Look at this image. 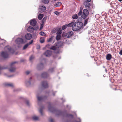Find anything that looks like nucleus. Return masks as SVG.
<instances>
[{
	"label": "nucleus",
	"instance_id": "11",
	"mask_svg": "<svg viewBox=\"0 0 122 122\" xmlns=\"http://www.w3.org/2000/svg\"><path fill=\"white\" fill-rule=\"evenodd\" d=\"M59 44V43L56 44V45L53 46L50 48V49L54 50H56L57 49L58 47H59V46H58Z\"/></svg>",
	"mask_w": 122,
	"mask_h": 122
},
{
	"label": "nucleus",
	"instance_id": "10",
	"mask_svg": "<svg viewBox=\"0 0 122 122\" xmlns=\"http://www.w3.org/2000/svg\"><path fill=\"white\" fill-rule=\"evenodd\" d=\"M2 56L4 58H6L8 57V54L6 51H3L1 53Z\"/></svg>",
	"mask_w": 122,
	"mask_h": 122
},
{
	"label": "nucleus",
	"instance_id": "14",
	"mask_svg": "<svg viewBox=\"0 0 122 122\" xmlns=\"http://www.w3.org/2000/svg\"><path fill=\"white\" fill-rule=\"evenodd\" d=\"M72 31H70L67 33L65 35V36L66 38H69L72 36L73 34Z\"/></svg>",
	"mask_w": 122,
	"mask_h": 122
},
{
	"label": "nucleus",
	"instance_id": "60",
	"mask_svg": "<svg viewBox=\"0 0 122 122\" xmlns=\"http://www.w3.org/2000/svg\"><path fill=\"white\" fill-rule=\"evenodd\" d=\"M81 19H81H82L81 18V19Z\"/></svg>",
	"mask_w": 122,
	"mask_h": 122
},
{
	"label": "nucleus",
	"instance_id": "51",
	"mask_svg": "<svg viewBox=\"0 0 122 122\" xmlns=\"http://www.w3.org/2000/svg\"><path fill=\"white\" fill-rule=\"evenodd\" d=\"M87 23V21L86 20H85V24H86Z\"/></svg>",
	"mask_w": 122,
	"mask_h": 122
},
{
	"label": "nucleus",
	"instance_id": "29",
	"mask_svg": "<svg viewBox=\"0 0 122 122\" xmlns=\"http://www.w3.org/2000/svg\"><path fill=\"white\" fill-rule=\"evenodd\" d=\"M32 118L34 120H38L39 119L38 117L36 116H33L32 117Z\"/></svg>",
	"mask_w": 122,
	"mask_h": 122
},
{
	"label": "nucleus",
	"instance_id": "33",
	"mask_svg": "<svg viewBox=\"0 0 122 122\" xmlns=\"http://www.w3.org/2000/svg\"><path fill=\"white\" fill-rule=\"evenodd\" d=\"M61 36L60 35H58V34H57L56 36V39L57 40H59L61 38Z\"/></svg>",
	"mask_w": 122,
	"mask_h": 122
},
{
	"label": "nucleus",
	"instance_id": "49",
	"mask_svg": "<svg viewBox=\"0 0 122 122\" xmlns=\"http://www.w3.org/2000/svg\"><path fill=\"white\" fill-rule=\"evenodd\" d=\"M14 76V75H11L9 76H8L9 77H13Z\"/></svg>",
	"mask_w": 122,
	"mask_h": 122
},
{
	"label": "nucleus",
	"instance_id": "47",
	"mask_svg": "<svg viewBox=\"0 0 122 122\" xmlns=\"http://www.w3.org/2000/svg\"><path fill=\"white\" fill-rule=\"evenodd\" d=\"M25 73H26V74L27 75H28L30 73V71H27Z\"/></svg>",
	"mask_w": 122,
	"mask_h": 122
},
{
	"label": "nucleus",
	"instance_id": "16",
	"mask_svg": "<svg viewBox=\"0 0 122 122\" xmlns=\"http://www.w3.org/2000/svg\"><path fill=\"white\" fill-rule=\"evenodd\" d=\"M84 4L85 6V8L86 9H89L90 6V3L87 1H85L84 3Z\"/></svg>",
	"mask_w": 122,
	"mask_h": 122
},
{
	"label": "nucleus",
	"instance_id": "55",
	"mask_svg": "<svg viewBox=\"0 0 122 122\" xmlns=\"http://www.w3.org/2000/svg\"><path fill=\"white\" fill-rule=\"evenodd\" d=\"M118 0L120 2H121L122 0Z\"/></svg>",
	"mask_w": 122,
	"mask_h": 122
},
{
	"label": "nucleus",
	"instance_id": "3",
	"mask_svg": "<svg viewBox=\"0 0 122 122\" xmlns=\"http://www.w3.org/2000/svg\"><path fill=\"white\" fill-rule=\"evenodd\" d=\"M49 110L51 112L53 113L59 112V113L58 115H60L62 114V112L58 110L54 107H51L50 105L48 107Z\"/></svg>",
	"mask_w": 122,
	"mask_h": 122
},
{
	"label": "nucleus",
	"instance_id": "38",
	"mask_svg": "<svg viewBox=\"0 0 122 122\" xmlns=\"http://www.w3.org/2000/svg\"><path fill=\"white\" fill-rule=\"evenodd\" d=\"M6 86L13 87V85L12 84H7L5 85Z\"/></svg>",
	"mask_w": 122,
	"mask_h": 122
},
{
	"label": "nucleus",
	"instance_id": "23",
	"mask_svg": "<svg viewBox=\"0 0 122 122\" xmlns=\"http://www.w3.org/2000/svg\"><path fill=\"white\" fill-rule=\"evenodd\" d=\"M43 16V15L42 14H40L38 16V18L39 20H41Z\"/></svg>",
	"mask_w": 122,
	"mask_h": 122
},
{
	"label": "nucleus",
	"instance_id": "50",
	"mask_svg": "<svg viewBox=\"0 0 122 122\" xmlns=\"http://www.w3.org/2000/svg\"><path fill=\"white\" fill-rule=\"evenodd\" d=\"M43 26V25L42 24H41V26L40 29H42Z\"/></svg>",
	"mask_w": 122,
	"mask_h": 122
},
{
	"label": "nucleus",
	"instance_id": "30",
	"mask_svg": "<svg viewBox=\"0 0 122 122\" xmlns=\"http://www.w3.org/2000/svg\"><path fill=\"white\" fill-rule=\"evenodd\" d=\"M72 18L74 19H76L78 18V16L77 14H75L72 16Z\"/></svg>",
	"mask_w": 122,
	"mask_h": 122
},
{
	"label": "nucleus",
	"instance_id": "53",
	"mask_svg": "<svg viewBox=\"0 0 122 122\" xmlns=\"http://www.w3.org/2000/svg\"><path fill=\"white\" fill-rule=\"evenodd\" d=\"M86 0L87 2H89L91 1V0Z\"/></svg>",
	"mask_w": 122,
	"mask_h": 122
},
{
	"label": "nucleus",
	"instance_id": "39",
	"mask_svg": "<svg viewBox=\"0 0 122 122\" xmlns=\"http://www.w3.org/2000/svg\"><path fill=\"white\" fill-rule=\"evenodd\" d=\"M61 30L60 29L58 31L57 33V34L60 35L61 33Z\"/></svg>",
	"mask_w": 122,
	"mask_h": 122
},
{
	"label": "nucleus",
	"instance_id": "37",
	"mask_svg": "<svg viewBox=\"0 0 122 122\" xmlns=\"http://www.w3.org/2000/svg\"><path fill=\"white\" fill-rule=\"evenodd\" d=\"M28 44H26L23 47V49L24 50L27 48V47L28 46Z\"/></svg>",
	"mask_w": 122,
	"mask_h": 122
},
{
	"label": "nucleus",
	"instance_id": "26",
	"mask_svg": "<svg viewBox=\"0 0 122 122\" xmlns=\"http://www.w3.org/2000/svg\"><path fill=\"white\" fill-rule=\"evenodd\" d=\"M54 68H51L49 69L48 72L49 73H51L54 71Z\"/></svg>",
	"mask_w": 122,
	"mask_h": 122
},
{
	"label": "nucleus",
	"instance_id": "12",
	"mask_svg": "<svg viewBox=\"0 0 122 122\" xmlns=\"http://www.w3.org/2000/svg\"><path fill=\"white\" fill-rule=\"evenodd\" d=\"M49 76V74L47 73L44 72L42 73L41 75V77L43 78H46Z\"/></svg>",
	"mask_w": 122,
	"mask_h": 122
},
{
	"label": "nucleus",
	"instance_id": "28",
	"mask_svg": "<svg viewBox=\"0 0 122 122\" xmlns=\"http://www.w3.org/2000/svg\"><path fill=\"white\" fill-rule=\"evenodd\" d=\"M42 2L43 3L46 4H47L49 3V0H42Z\"/></svg>",
	"mask_w": 122,
	"mask_h": 122
},
{
	"label": "nucleus",
	"instance_id": "61",
	"mask_svg": "<svg viewBox=\"0 0 122 122\" xmlns=\"http://www.w3.org/2000/svg\"><path fill=\"white\" fill-rule=\"evenodd\" d=\"M68 105H67V107Z\"/></svg>",
	"mask_w": 122,
	"mask_h": 122
},
{
	"label": "nucleus",
	"instance_id": "17",
	"mask_svg": "<svg viewBox=\"0 0 122 122\" xmlns=\"http://www.w3.org/2000/svg\"><path fill=\"white\" fill-rule=\"evenodd\" d=\"M44 67V65L42 63H41L38 64L37 66V68L39 70H41L43 69Z\"/></svg>",
	"mask_w": 122,
	"mask_h": 122
},
{
	"label": "nucleus",
	"instance_id": "21",
	"mask_svg": "<svg viewBox=\"0 0 122 122\" xmlns=\"http://www.w3.org/2000/svg\"><path fill=\"white\" fill-rule=\"evenodd\" d=\"M5 50H7L9 52H10L12 50V49L11 47L9 46H6L5 48Z\"/></svg>",
	"mask_w": 122,
	"mask_h": 122
},
{
	"label": "nucleus",
	"instance_id": "43",
	"mask_svg": "<svg viewBox=\"0 0 122 122\" xmlns=\"http://www.w3.org/2000/svg\"><path fill=\"white\" fill-rule=\"evenodd\" d=\"M54 13L56 15H58L60 13L59 12L56 11L54 12Z\"/></svg>",
	"mask_w": 122,
	"mask_h": 122
},
{
	"label": "nucleus",
	"instance_id": "25",
	"mask_svg": "<svg viewBox=\"0 0 122 122\" xmlns=\"http://www.w3.org/2000/svg\"><path fill=\"white\" fill-rule=\"evenodd\" d=\"M74 22H72L68 24L67 25V26L69 27H72H72L73 26V24H74Z\"/></svg>",
	"mask_w": 122,
	"mask_h": 122
},
{
	"label": "nucleus",
	"instance_id": "56",
	"mask_svg": "<svg viewBox=\"0 0 122 122\" xmlns=\"http://www.w3.org/2000/svg\"><path fill=\"white\" fill-rule=\"evenodd\" d=\"M105 71H107V69H105Z\"/></svg>",
	"mask_w": 122,
	"mask_h": 122
},
{
	"label": "nucleus",
	"instance_id": "48",
	"mask_svg": "<svg viewBox=\"0 0 122 122\" xmlns=\"http://www.w3.org/2000/svg\"><path fill=\"white\" fill-rule=\"evenodd\" d=\"M120 54L122 55V50H121L119 52Z\"/></svg>",
	"mask_w": 122,
	"mask_h": 122
},
{
	"label": "nucleus",
	"instance_id": "58",
	"mask_svg": "<svg viewBox=\"0 0 122 122\" xmlns=\"http://www.w3.org/2000/svg\"><path fill=\"white\" fill-rule=\"evenodd\" d=\"M21 62L23 61L22 60H21Z\"/></svg>",
	"mask_w": 122,
	"mask_h": 122
},
{
	"label": "nucleus",
	"instance_id": "42",
	"mask_svg": "<svg viewBox=\"0 0 122 122\" xmlns=\"http://www.w3.org/2000/svg\"><path fill=\"white\" fill-rule=\"evenodd\" d=\"M33 42V40H31L28 43H27L28 44V45H30L32 44Z\"/></svg>",
	"mask_w": 122,
	"mask_h": 122
},
{
	"label": "nucleus",
	"instance_id": "9",
	"mask_svg": "<svg viewBox=\"0 0 122 122\" xmlns=\"http://www.w3.org/2000/svg\"><path fill=\"white\" fill-rule=\"evenodd\" d=\"M37 97L38 101L40 102L45 100L46 99L47 97L45 96L42 97H39L38 95L37 96ZM39 102H38V103H39Z\"/></svg>",
	"mask_w": 122,
	"mask_h": 122
},
{
	"label": "nucleus",
	"instance_id": "36",
	"mask_svg": "<svg viewBox=\"0 0 122 122\" xmlns=\"http://www.w3.org/2000/svg\"><path fill=\"white\" fill-rule=\"evenodd\" d=\"M47 17H45L42 20V23H44V22L47 19Z\"/></svg>",
	"mask_w": 122,
	"mask_h": 122
},
{
	"label": "nucleus",
	"instance_id": "15",
	"mask_svg": "<svg viewBox=\"0 0 122 122\" xmlns=\"http://www.w3.org/2000/svg\"><path fill=\"white\" fill-rule=\"evenodd\" d=\"M37 23L36 21L35 20H30V24L33 26H35Z\"/></svg>",
	"mask_w": 122,
	"mask_h": 122
},
{
	"label": "nucleus",
	"instance_id": "6",
	"mask_svg": "<svg viewBox=\"0 0 122 122\" xmlns=\"http://www.w3.org/2000/svg\"><path fill=\"white\" fill-rule=\"evenodd\" d=\"M32 79V78L30 77L28 80H27L25 81V84L27 86H29L31 85Z\"/></svg>",
	"mask_w": 122,
	"mask_h": 122
},
{
	"label": "nucleus",
	"instance_id": "20",
	"mask_svg": "<svg viewBox=\"0 0 122 122\" xmlns=\"http://www.w3.org/2000/svg\"><path fill=\"white\" fill-rule=\"evenodd\" d=\"M112 58V55L110 54H107L106 56V59L108 60H110Z\"/></svg>",
	"mask_w": 122,
	"mask_h": 122
},
{
	"label": "nucleus",
	"instance_id": "2",
	"mask_svg": "<svg viewBox=\"0 0 122 122\" xmlns=\"http://www.w3.org/2000/svg\"><path fill=\"white\" fill-rule=\"evenodd\" d=\"M83 25V23L81 22H77L74 23L72 27V30L76 31L80 30Z\"/></svg>",
	"mask_w": 122,
	"mask_h": 122
},
{
	"label": "nucleus",
	"instance_id": "40",
	"mask_svg": "<svg viewBox=\"0 0 122 122\" xmlns=\"http://www.w3.org/2000/svg\"><path fill=\"white\" fill-rule=\"evenodd\" d=\"M25 103L27 105L29 106L30 105V103L29 101L28 100H26L25 101Z\"/></svg>",
	"mask_w": 122,
	"mask_h": 122
},
{
	"label": "nucleus",
	"instance_id": "8",
	"mask_svg": "<svg viewBox=\"0 0 122 122\" xmlns=\"http://www.w3.org/2000/svg\"><path fill=\"white\" fill-rule=\"evenodd\" d=\"M42 87L44 88H46L48 87V84L47 82L46 81H43L41 82Z\"/></svg>",
	"mask_w": 122,
	"mask_h": 122
},
{
	"label": "nucleus",
	"instance_id": "7",
	"mask_svg": "<svg viewBox=\"0 0 122 122\" xmlns=\"http://www.w3.org/2000/svg\"><path fill=\"white\" fill-rule=\"evenodd\" d=\"M52 53V51L50 50H47L45 51L44 55L46 57H49L51 56Z\"/></svg>",
	"mask_w": 122,
	"mask_h": 122
},
{
	"label": "nucleus",
	"instance_id": "31",
	"mask_svg": "<svg viewBox=\"0 0 122 122\" xmlns=\"http://www.w3.org/2000/svg\"><path fill=\"white\" fill-rule=\"evenodd\" d=\"M39 34L40 35L43 36H45L46 35V34L43 31H41L40 32Z\"/></svg>",
	"mask_w": 122,
	"mask_h": 122
},
{
	"label": "nucleus",
	"instance_id": "32",
	"mask_svg": "<svg viewBox=\"0 0 122 122\" xmlns=\"http://www.w3.org/2000/svg\"><path fill=\"white\" fill-rule=\"evenodd\" d=\"M45 39L43 38H41L40 39V41L41 43H43L44 42Z\"/></svg>",
	"mask_w": 122,
	"mask_h": 122
},
{
	"label": "nucleus",
	"instance_id": "19",
	"mask_svg": "<svg viewBox=\"0 0 122 122\" xmlns=\"http://www.w3.org/2000/svg\"><path fill=\"white\" fill-rule=\"evenodd\" d=\"M35 30L34 28L31 26H29L27 28V30L30 32H32Z\"/></svg>",
	"mask_w": 122,
	"mask_h": 122
},
{
	"label": "nucleus",
	"instance_id": "27",
	"mask_svg": "<svg viewBox=\"0 0 122 122\" xmlns=\"http://www.w3.org/2000/svg\"><path fill=\"white\" fill-rule=\"evenodd\" d=\"M61 5V2H57L54 5L56 7L60 6Z\"/></svg>",
	"mask_w": 122,
	"mask_h": 122
},
{
	"label": "nucleus",
	"instance_id": "41",
	"mask_svg": "<svg viewBox=\"0 0 122 122\" xmlns=\"http://www.w3.org/2000/svg\"><path fill=\"white\" fill-rule=\"evenodd\" d=\"M5 68H4L3 66H0V74L1 73V70Z\"/></svg>",
	"mask_w": 122,
	"mask_h": 122
},
{
	"label": "nucleus",
	"instance_id": "4",
	"mask_svg": "<svg viewBox=\"0 0 122 122\" xmlns=\"http://www.w3.org/2000/svg\"><path fill=\"white\" fill-rule=\"evenodd\" d=\"M16 63V62H13L11 63L9 68V71L11 72H14L15 71L16 68L14 66V64Z\"/></svg>",
	"mask_w": 122,
	"mask_h": 122
},
{
	"label": "nucleus",
	"instance_id": "52",
	"mask_svg": "<svg viewBox=\"0 0 122 122\" xmlns=\"http://www.w3.org/2000/svg\"><path fill=\"white\" fill-rule=\"evenodd\" d=\"M56 92H53V95L54 96L55 95V94L56 93Z\"/></svg>",
	"mask_w": 122,
	"mask_h": 122
},
{
	"label": "nucleus",
	"instance_id": "5",
	"mask_svg": "<svg viewBox=\"0 0 122 122\" xmlns=\"http://www.w3.org/2000/svg\"><path fill=\"white\" fill-rule=\"evenodd\" d=\"M16 43L18 44H20L23 43H24L23 39L21 38H18L16 39L15 41Z\"/></svg>",
	"mask_w": 122,
	"mask_h": 122
},
{
	"label": "nucleus",
	"instance_id": "34",
	"mask_svg": "<svg viewBox=\"0 0 122 122\" xmlns=\"http://www.w3.org/2000/svg\"><path fill=\"white\" fill-rule=\"evenodd\" d=\"M54 37V36H51L50 38H49L48 40H47V41L48 42H49L51 41L52 40L53 38Z\"/></svg>",
	"mask_w": 122,
	"mask_h": 122
},
{
	"label": "nucleus",
	"instance_id": "54",
	"mask_svg": "<svg viewBox=\"0 0 122 122\" xmlns=\"http://www.w3.org/2000/svg\"><path fill=\"white\" fill-rule=\"evenodd\" d=\"M62 100H63V102H65V101L64 100H63V98H62Z\"/></svg>",
	"mask_w": 122,
	"mask_h": 122
},
{
	"label": "nucleus",
	"instance_id": "59",
	"mask_svg": "<svg viewBox=\"0 0 122 122\" xmlns=\"http://www.w3.org/2000/svg\"><path fill=\"white\" fill-rule=\"evenodd\" d=\"M39 48H40V46H39Z\"/></svg>",
	"mask_w": 122,
	"mask_h": 122
},
{
	"label": "nucleus",
	"instance_id": "13",
	"mask_svg": "<svg viewBox=\"0 0 122 122\" xmlns=\"http://www.w3.org/2000/svg\"><path fill=\"white\" fill-rule=\"evenodd\" d=\"M32 37V35L30 33H27L25 36V39L27 40H30Z\"/></svg>",
	"mask_w": 122,
	"mask_h": 122
},
{
	"label": "nucleus",
	"instance_id": "18",
	"mask_svg": "<svg viewBox=\"0 0 122 122\" xmlns=\"http://www.w3.org/2000/svg\"><path fill=\"white\" fill-rule=\"evenodd\" d=\"M46 10V7L44 5L40 7V11L41 13L44 12Z\"/></svg>",
	"mask_w": 122,
	"mask_h": 122
},
{
	"label": "nucleus",
	"instance_id": "44",
	"mask_svg": "<svg viewBox=\"0 0 122 122\" xmlns=\"http://www.w3.org/2000/svg\"><path fill=\"white\" fill-rule=\"evenodd\" d=\"M49 122H54L53 119L51 118H49Z\"/></svg>",
	"mask_w": 122,
	"mask_h": 122
},
{
	"label": "nucleus",
	"instance_id": "45",
	"mask_svg": "<svg viewBox=\"0 0 122 122\" xmlns=\"http://www.w3.org/2000/svg\"><path fill=\"white\" fill-rule=\"evenodd\" d=\"M33 58V56H30L29 58V60L30 61H31Z\"/></svg>",
	"mask_w": 122,
	"mask_h": 122
},
{
	"label": "nucleus",
	"instance_id": "57",
	"mask_svg": "<svg viewBox=\"0 0 122 122\" xmlns=\"http://www.w3.org/2000/svg\"><path fill=\"white\" fill-rule=\"evenodd\" d=\"M103 68H105V67L104 66H103Z\"/></svg>",
	"mask_w": 122,
	"mask_h": 122
},
{
	"label": "nucleus",
	"instance_id": "46",
	"mask_svg": "<svg viewBox=\"0 0 122 122\" xmlns=\"http://www.w3.org/2000/svg\"><path fill=\"white\" fill-rule=\"evenodd\" d=\"M78 119H79V121H77L76 120L74 122H81V121L80 119V118H79Z\"/></svg>",
	"mask_w": 122,
	"mask_h": 122
},
{
	"label": "nucleus",
	"instance_id": "35",
	"mask_svg": "<svg viewBox=\"0 0 122 122\" xmlns=\"http://www.w3.org/2000/svg\"><path fill=\"white\" fill-rule=\"evenodd\" d=\"M67 27V25H65L62 26V30H64L66 29Z\"/></svg>",
	"mask_w": 122,
	"mask_h": 122
},
{
	"label": "nucleus",
	"instance_id": "24",
	"mask_svg": "<svg viewBox=\"0 0 122 122\" xmlns=\"http://www.w3.org/2000/svg\"><path fill=\"white\" fill-rule=\"evenodd\" d=\"M66 117H70L71 118H73V117L72 115L70 114H66Z\"/></svg>",
	"mask_w": 122,
	"mask_h": 122
},
{
	"label": "nucleus",
	"instance_id": "22",
	"mask_svg": "<svg viewBox=\"0 0 122 122\" xmlns=\"http://www.w3.org/2000/svg\"><path fill=\"white\" fill-rule=\"evenodd\" d=\"M44 108V107H42L40 108L39 110V112L41 115H43V113H42L43 110Z\"/></svg>",
	"mask_w": 122,
	"mask_h": 122
},
{
	"label": "nucleus",
	"instance_id": "1",
	"mask_svg": "<svg viewBox=\"0 0 122 122\" xmlns=\"http://www.w3.org/2000/svg\"><path fill=\"white\" fill-rule=\"evenodd\" d=\"M83 8L82 7H81L80 8L78 14V15L79 16H81L82 18L85 19L87 16L89 15V12L88 10L86 9H84L82 12Z\"/></svg>",
	"mask_w": 122,
	"mask_h": 122
}]
</instances>
